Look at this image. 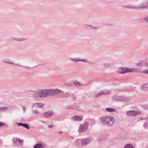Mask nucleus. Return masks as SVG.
<instances>
[{
    "instance_id": "obj_6",
    "label": "nucleus",
    "mask_w": 148,
    "mask_h": 148,
    "mask_svg": "<svg viewBox=\"0 0 148 148\" xmlns=\"http://www.w3.org/2000/svg\"><path fill=\"white\" fill-rule=\"evenodd\" d=\"M140 114V112H136L133 111H129L127 112V114L128 115L135 116L136 114Z\"/></svg>"
},
{
    "instance_id": "obj_12",
    "label": "nucleus",
    "mask_w": 148,
    "mask_h": 148,
    "mask_svg": "<svg viewBox=\"0 0 148 148\" xmlns=\"http://www.w3.org/2000/svg\"><path fill=\"white\" fill-rule=\"evenodd\" d=\"M34 148H44L43 145L40 144H38L35 145L34 147Z\"/></svg>"
},
{
    "instance_id": "obj_21",
    "label": "nucleus",
    "mask_w": 148,
    "mask_h": 148,
    "mask_svg": "<svg viewBox=\"0 0 148 148\" xmlns=\"http://www.w3.org/2000/svg\"><path fill=\"white\" fill-rule=\"evenodd\" d=\"M147 5L146 6H141L138 7V8H147L148 7V2H147Z\"/></svg>"
},
{
    "instance_id": "obj_27",
    "label": "nucleus",
    "mask_w": 148,
    "mask_h": 148,
    "mask_svg": "<svg viewBox=\"0 0 148 148\" xmlns=\"http://www.w3.org/2000/svg\"><path fill=\"white\" fill-rule=\"evenodd\" d=\"M6 62L7 63H10V64H13V63L12 62H8V61H7Z\"/></svg>"
},
{
    "instance_id": "obj_13",
    "label": "nucleus",
    "mask_w": 148,
    "mask_h": 148,
    "mask_svg": "<svg viewBox=\"0 0 148 148\" xmlns=\"http://www.w3.org/2000/svg\"><path fill=\"white\" fill-rule=\"evenodd\" d=\"M13 141L14 143L16 144L20 143L22 142L21 140L18 138H14L13 139Z\"/></svg>"
},
{
    "instance_id": "obj_25",
    "label": "nucleus",
    "mask_w": 148,
    "mask_h": 148,
    "mask_svg": "<svg viewBox=\"0 0 148 148\" xmlns=\"http://www.w3.org/2000/svg\"><path fill=\"white\" fill-rule=\"evenodd\" d=\"M144 20L146 21H148V17H146L144 18Z\"/></svg>"
},
{
    "instance_id": "obj_9",
    "label": "nucleus",
    "mask_w": 148,
    "mask_h": 148,
    "mask_svg": "<svg viewBox=\"0 0 148 148\" xmlns=\"http://www.w3.org/2000/svg\"><path fill=\"white\" fill-rule=\"evenodd\" d=\"M18 126H22L27 129H29L30 127L27 124L19 123L18 124Z\"/></svg>"
},
{
    "instance_id": "obj_2",
    "label": "nucleus",
    "mask_w": 148,
    "mask_h": 148,
    "mask_svg": "<svg viewBox=\"0 0 148 148\" xmlns=\"http://www.w3.org/2000/svg\"><path fill=\"white\" fill-rule=\"evenodd\" d=\"M118 72L121 73H124L127 72H140L138 69L127 67L121 68L117 70Z\"/></svg>"
},
{
    "instance_id": "obj_18",
    "label": "nucleus",
    "mask_w": 148,
    "mask_h": 148,
    "mask_svg": "<svg viewBox=\"0 0 148 148\" xmlns=\"http://www.w3.org/2000/svg\"><path fill=\"white\" fill-rule=\"evenodd\" d=\"M124 148H133V146L132 145L128 144L125 145Z\"/></svg>"
},
{
    "instance_id": "obj_22",
    "label": "nucleus",
    "mask_w": 148,
    "mask_h": 148,
    "mask_svg": "<svg viewBox=\"0 0 148 148\" xmlns=\"http://www.w3.org/2000/svg\"><path fill=\"white\" fill-rule=\"evenodd\" d=\"M74 84L75 86H79L80 85V84L77 82H74Z\"/></svg>"
},
{
    "instance_id": "obj_11",
    "label": "nucleus",
    "mask_w": 148,
    "mask_h": 148,
    "mask_svg": "<svg viewBox=\"0 0 148 148\" xmlns=\"http://www.w3.org/2000/svg\"><path fill=\"white\" fill-rule=\"evenodd\" d=\"M105 94V92L103 91H101L100 92L97 94L96 95H94V97L95 98L97 97L100 96L101 95ZM105 94H107L106 93H105Z\"/></svg>"
},
{
    "instance_id": "obj_19",
    "label": "nucleus",
    "mask_w": 148,
    "mask_h": 148,
    "mask_svg": "<svg viewBox=\"0 0 148 148\" xmlns=\"http://www.w3.org/2000/svg\"><path fill=\"white\" fill-rule=\"evenodd\" d=\"M138 69L140 71V72H141L143 73H146L148 74V70L145 71L144 70H140L139 69Z\"/></svg>"
},
{
    "instance_id": "obj_23",
    "label": "nucleus",
    "mask_w": 148,
    "mask_h": 148,
    "mask_svg": "<svg viewBox=\"0 0 148 148\" xmlns=\"http://www.w3.org/2000/svg\"><path fill=\"white\" fill-rule=\"evenodd\" d=\"M4 125V124L3 123L0 122V127L3 126Z\"/></svg>"
},
{
    "instance_id": "obj_26",
    "label": "nucleus",
    "mask_w": 148,
    "mask_h": 148,
    "mask_svg": "<svg viewBox=\"0 0 148 148\" xmlns=\"http://www.w3.org/2000/svg\"><path fill=\"white\" fill-rule=\"evenodd\" d=\"M53 127V125H52L48 126L49 128H52Z\"/></svg>"
},
{
    "instance_id": "obj_30",
    "label": "nucleus",
    "mask_w": 148,
    "mask_h": 148,
    "mask_svg": "<svg viewBox=\"0 0 148 148\" xmlns=\"http://www.w3.org/2000/svg\"><path fill=\"white\" fill-rule=\"evenodd\" d=\"M129 8H134V7H128Z\"/></svg>"
},
{
    "instance_id": "obj_4",
    "label": "nucleus",
    "mask_w": 148,
    "mask_h": 148,
    "mask_svg": "<svg viewBox=\"0 0 148 148\" xmlns=\"http://www.w3.org/2000/svg\"><path fill=\"white\" fill-rule=\"evenodd\" d=\"M48 96H52L58 95L60 94L62 92L61 90L58 89H47Z\"/></svg>"
},
{
    "instance_id": "obj_5",
    "label": "nucleus",
    "mask_w": 148,
    "mask_h": 148,
    "mask_svg": "<svg viewBox=\"0 0 148 148\" xmlns=\"http://www.w3.org/2000/svg\"><path fill=\"white\" fill-rule=\"evenodd\" d=\"M88 125V123L87 122H85L83 124H81L80 125L78 131L79 132H82L87 129V126Z\"/></svg>"
},
{
    "instance_id": "obj_3",
    "label": "nucleus",
    "mask_w": 148,
    "mask_h": 148,
    "mask_svg": "<svg viewBox=\"0 0 148 148\" xmlns=\"http://www.w3.org/2000/svg\"><path fill=\"white\" fill-rule=\"evenodd\" d=\"M102 122L106 124L112 125L114 122V119L112 116L104 117L101 119Z\"/></svg>"
},
{
    "instance_id": "obj_1",
    "label": "nucleus",
    "mask_w": 148,
    "mask_h": 148,
    "mask_svg": "<svg viewBox=\"0 0 148 148\" xmlns=\"http://www.w3.org/2000/svg\"><path fill=\"white\" fill-rule=\"evenodd\" d=\"M28 94L29 97H32L34 98L45 97L48 96L47 89L38 90L35 92L30 91L28 92Z\"/></svg>"
},
{
    "instance_id": "obj_16",
    "label": "nucleus",
    "mask_w": 148,
    "mask_h": 148,
    "mask_svg": "<svg viewBox=\"0 0 148 148\" xmlns=\"http://www.w3.org/2000/svg\"><path fill=\"white\" fill-rule=\"evenodd\" d=\"M72 60L73 61H75V62H77V61H82L85 62L86 61V60H79L77 58H73V59H72Z\"/></svg>"
},
{
    "instance_id": "obj_15",
    "label": "nucleus",
    "mask_w": 148,
    "mask_h": 148,
    "mask_svg": "<svg viewBox=\"0 0 148 148\" xmlns=\"http://www.w3.org/2000/svg\"><path fill=\"white\" fill-rule=\"evenodd\" d=\"M51 114V112H46L43 114V115L45 116L49 117Z\"/></svg>"
},
{
    "instance_id": "obj_28",
    "label": "nucleus",
    "mask_w": 148,
    "mask_h": 148,
    "mask_svg": "<svg viewBox=\"0 0 148 148\" xmlns=\"http://www.w3.org/2000/svg\"><path fill=\"white\" fill-rule=\"evenodd\" d=\"M145 64L146 66H148V62L145 63Z\"/></svg>"
},
{
    "instance_id": "obj_29",
    "label": "nucleus",
    "mask_w": 148,
    "mask_h": 148,
    "mask_svg": "<svg viewBox=\"0 0 148 148\" xmlns=\"http://www.w3.org/2000/svg\"><path fill=\"white\" fill-rule=\"evenodd\" d=\"M109 64H107L106 65H105V66L106 67H107V66H109Z\"/></svg>"
},
{
    "instance_id": "obj_7",
    "label": "nucleus",
    "mask_w": 148,
    "mask_h": 148,
    "mask_svg": "<svg viewBox=\"0 0 148 148\" xmlns=\"http://www.w3.org/2000/svg\"><path fill=\"white\" fill-rule=\"evenodd\" d=\"M72 119L75 120L80 121L82 120V116H76L72 117Z\"/></svg>"
},
{
    "instance_id": "obj_24",
    "label": "nucleus",
    "mask_w": 148,
    "mask_h": 148,
    "mask_svg": "<svg viewBox=\"0 0 148 148\" xmlns=\"http://www.w3.org/2000/svg\"><path fill=\"white\" fill-rule=\"evenodd\" d=\"M33 112L34 113H37L38 112V111L37 110H34L33 111Z\"/></svg>"
},
{
    "instance_id": "obj_8",
    "label": "nucleus",
    "mask_w": 148,
    "mask_h": 148,
    "mask_svg": "<svg viewBox=\"0 0 148 148\" xmlns=\"http://www.w3.org/2000/svg\"><path fill=\"white\" fill-rule=\"evenodd\" d=\"M90 140V139H83L82 140V145H85L88 143Z\"/></svg>"
},
{
    "instance_id": "obj_17",
    "label": "nucleus",
    "mask_w": 148,
    "mask_h": 148,
    "mask_svg": "<svg viewBox=\"0 0 148 148\" xmlns=\"http://www.w3.org/2000/svg\"><path fill=\"white\" fill-rule=\"evenodd\" d=\"M143 63L142 61H140L137 63L136 66H143Z\"/></svg>"
},
{
    "instance_id": "obj_14",
    "label": "nucleus",
    "mask_w": 148,
    "mask_h": 148,
    "mask_svg": "<svg viewBox=\"0 0 148 148\" xmlns=\"http://www.w3.org/2000/svg\"><path fill=\"white\" fill-rule=\"evenodd\" d=\"M106 111L110 112H112L116 111V110L111 108H107L106 109Z\"/></svg>"
},
{
    "instance_id": "obj_31",
    "label": "nucleus",
    "mask_w": 148,
    "mask_h": 148,
    "mask_svg": "<svg viewBox=\"0 0 148 148\" xmlns=\"http://www.w3.org/2000/svg\"><path fill=\"white\" fill-rule=\"evenodd\" d=\"M22 39H20V40H19V41H22Z\"/></svg>"
},
{
    "instance_id": "obj_10",
    "label": "nucleus",
    "mask_w": 148,
    "mask_h": 148,
    "mask_svg": "<svg viewBox=\"0 0 148 148\" xmlns=\"http://www.w3.org/2000/svg\"><path fill=\"white\" fill-rule=\"evenodd\" d=\"M43 106V105L42 104L40 103H35L34 105V107L39 108L40 107H42Z\"/></svg>"
},
{
    "instance_id": "obj_20",
    "label": "nucleus",
    "mask_w": 148,
    "mask_h": 148,
    "mask_svg": "<svg viewBox=\"0 0 148 148\" xmlns=\"http://www.w3.org/2000/svg\"><path fill=\"white\" fill-rule=\"evenodd\" d=\"M143 87L148 88V83L144 84L143 85Z\"/></svg>"
}]
</instances>
